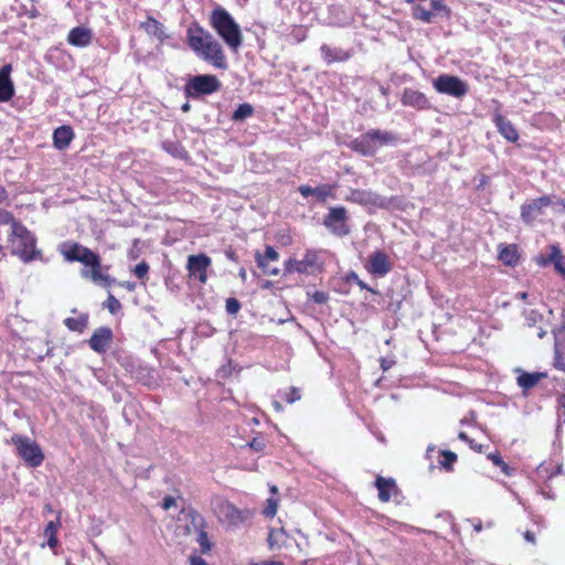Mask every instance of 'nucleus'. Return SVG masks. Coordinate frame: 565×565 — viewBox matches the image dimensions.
I'll use <instances>...</instances> for the list:
<instances>
[{
    "label": "nucleus",
    "mask_w": 565,
    "mask_h": 565,
    "mask_svg": "<svg viewBox=\"0 0 565 565\" xmlns=\"http://www.w3.org/2000/svg\"><path fill=\"white\" fill-rule=\"evenodd\" d=\"M186 41L198 57L216 68H226V58L221 43L199 23H191L188 26Z\"/></svg>",
    "instance_id": "obj_1"
},
{
    "label": "nucleus",
    "mask_w": 565,
    "mask_h": 565,
    "mask_svg": "<svg viewBox=\"0 0 565 565\" xmlns=\"http://www.w3.org/2000/svg\"><path fill=\"white\" fill-rule=\"evenodd\" d=\"M499 259L505 265H514L518 260L516 248L514 246L500 248Z\"/></svg>",
    "instance_id": "obj_30"
},
{
    "label": "nucleus",
    "mask_w": 565,
    "mask_h": 565,
    "mask_svg": "<svg viewBox=\"0 0 565 565\" xmlns=\"http://www.w3.org/2000/svg\"><path fill=\"white\" fill-rule=\"evenodd\" d=\"M221 88V83L214 75L193 76L185 85V94L190 97L210 95Z\"/></svg>",
    "instance_id": "obj_9"
},
{
    "label": "nucleus",
    "mask_w": 565,
    "mask_h": 565,
    "mask_svg": "<svg viewBox=\"0 0 565 565\" xmlns=\"http://www.w3.org/2000/svg\"><path fill=\"white\" fill-rule=\"evenodd\" d=\"M371 130L352 141L353 150L364 154L373 156L375 153V146L372 139Z\"/></svg>",
    "instance_id": "obj_25"
},
{
    "label": "nucleus",
    "mask_w": 565,
    "mask_h": 565,
    "mask_svg": "<svg viewBox=\"0 0 565 565\" xmlns=\"http://www.w3.org/2000/svg\"><path fill=\"white\" fill-rule=\"evenodd\" d=\"M282 534H284V532H282V531H273V530H271V531L269 532V535H268V544H269V547H270V548H274V547H275V545L277 544V537H278L279 535H282Z\"/></svg>",
    "instance_id": "obj_48"
},
{
    "label": "nucleus",
    "mask_w": 565,
    "mask_h": 565,
    "mask_svg": "<svg viewBox=\"0 0 565 565\" xmlns=\"http://www.w3.org/2000/svg\"><path fill=\"white\" fill-rule=\"evenodd\" d=\"M469 446H470V448H472L479 452L481 451V445L476 444L473 440H469Z\"/></svg>",
    "instance_id": "obj_59"
},
{
    "label": "nucleus",
    "mask_w": 565,
    "mask_h": 565,
    "mask_svg": "<svg viewBox=\"0 0 565 565\" xmlns=\"http://www.w3.org/2000/svg\"><path fill=\"white\" fill-rule=\"evenodd\" d=\"M67 41L72 45L85 47L92 41V32L85 28H74L70 31Z\"/></svg>",
    "instance_id": "obj_24"
},
{
    "label": "nucleus",
    "mask_w": 565,
    "mask_h": 565,
    "mask_svg": "<svg viewBox=\"0 0 565 565\" xmlns=\"http://www.w3.org/2000/svg\"><path fill=\"white\" fill-rule=\"evenodd\" d=\"M210 24L217 35L233 52H237L243 43L239 24L232 14L221 6L215 7L210 14Z\"/></svg>",
    "instance_id": "obj_2"
},
{
    "label": "nucleus",
    "mask_w": 565,
    "mask_h": 565,
    "mask_svg": "<svg viewBox=\"0 0 565 565\" xmlns=\"http://www.w3.org/2000/svg\"><path fill=\"white\" fill-rule=\"evenodd\" d=\"M561 472H562V466L550 469L547 466L542 463L537 467V475L540 477L552 478L556 475H559Z\"/></svg>",
    "instance_id": "obj_36"
},
{
    "label": "nucleus",
    "mask_w": 565,
    "mask_h": 565,
    "mask_svg": "<svg viewBox=\"0 0 565 565\" xmlns=\"http://www.w3.org/2000/svg\"><path fill=\"white\" fill-rule=\"evenodd\" d=\"M100 257L98 256L97 265H85L82 270V276L92 279L94 282L106 286L109 281V277L100 270Z\"/></svg>",
    "instance_id": "obj_26"
},
{
    "label": "nucleus",
    "mask_w": 565,
    "mask_h": 565,
    "mask_svg": "<svg viewBox=\"0 0 565 565\" xmlns=\"http://www.w3.org/2000/svg\"><path fill=\"white\" fill-rule=\"evenodd\" d=\"M65 324L70 330L73 331H82L86 326L85 318H67L65 320Z\"/></svg>",
    "instance_id": "obj_35"
},
{
    "label": "nucleus",
    "mask_w": 565,
    "mask_h": 565,
    "mask_svg": "<svg viewBox=\"0 0 565 565\" xmlns=\"http://www.w3.org/2000/svg\"><path fill=\"white\" fill-rule=\"evenodd\" d=\"M211 266V258L205 254L190 255L188 257L186 269L190 277L196 278L201 284L207 280L206 271Z\"/></svg>",
    "instance_id": "obj_13"
},
{
    "label": "nucleus",
    "mask_w": 565,
    "mask_h": 565,
    "mask_svg": "<svg viewBox=\"0 0 565 565\" xmlns=\"http://www.w3.org/2000/svg\"><path fill=\"white\" fill-rule=\"evenodd\" d=\"M372 139L375 146V152L379 148L392 145L396 141V136L388 131L371 130Z\"/></svg>",
    "instance_id": "obj_27"
},
{
    "label": "nucleus",
    "mask_w": 565,
    "mask_h": 565,
    "mask_svg": "<svg viewBox=\"0 0 565 565\" xmlns=\"http://www.w3.org/2000/svg\"><path fill=\"white\" fill-rule=\"evenodd\" d=\"M247 446L253 450L260 452L265 449L266 444L265 440L262 438H254L250 443H248Z\"/></svg>",
    "instance_id": "obj_46"
},
{
    "label": "nucleus",
    "mask_w": 565,
    "mask_h": 565,
    "mask_svg": "<svg viewBox=\"0 0 565 565\" xmlns=\"http://www.w3.org/2000/svg\"><path fill=\"white\" fill-rule=\"evenodd\" d=\"M347 221V210L343 206H333L329 209L323 224L332 234L342 237L350 233Z\"/></svg>",
    "instance_id": "obj_11"
},
{
    "label": "nucleus",
    "mask_w": 565,
    "mask_h": 565,
    "mask_svg": "<svg viewBox=\"0 0 565 565\" xmlns=\"http://www.w3.org/2000/svg\"><path fill=\"white\" fill-rule=\"evenodd\" d=\"M493 122L499 132L510 142H515L519 139V134L510 120L501 114H494Z\"/></svg>",
    "instance_id": "obj_21"
},
{
    "label": "nucleus",
    "mask_w": 565,
    "mask_h": 565,
    "mask_svg": "<svg viewBox=\"0 0 565 565\" xmlns=\"http://www.w3.org/2000/svg\"><path fill=\"white\" fill-rule=\"evenodd\" d=\"M320 191H318V193H313V195H317L319 199L321 200H324L327 198V195L329 194V191L322 186V188H319Z\"/></svg>",
    "instance_id": "obj_56"
},
{
    "label": "nucleus",
    "mask_w": 565,
    "mask_h": 565,
    "mask_svg": "<svg viewBox=\"0 0 565 565\" xmlns=\"http://www.w3.org/2000/svg\"><path fill=\"white\" fill-rule=\"evenodd\" d=\"M250 565H282V563L278 561H262L257 563H252Z\"/></svg>",
    "instance_id": "obj_57"
},
{
    "label": "nucleus",
    "mask_w": 565,
    "mask_h": 565,
    "mask_svg": "<svg viewBox=\"0 0 565 565\" xmlns=\"http://www.w3.org/2000/svg\"><path fill=\"white\" fill-rule=\"evenodd\" d=\"M394 364H395V361L392 358H382L381 359V367L383 371L390 370Z\"/></svg>",
    "instance_id": "obj_51"
},
{
    "label": "nucleus",
    "mask_w": 565,
    "mask_h": 565,
    "mask_svg": "<svg viewBox=\"0 0 565 565\" xmlns=\"http://www.w3.org/2000/svg\"><path fill=\"white\" fill-rule=\"evenodd\" d=\"M226 311L230 313V315H235L238 312L239 308H241V305L238 302V300H236L235 298H228L226 300Z\"/></svg>",
    "instance_id": "obj_43"
},
{
    "label": "nucleus",
    "mask_w": 565,
    "mask_h": 565,
    "mask_svg": "<svg viewBox=\"0 0 565 565\" xmlns=\"http://www.w3.org/2000/svg\"><path fill=\"white\" fill-rule=\"evenodd\" d=\"M238 276L239 278L245 281L246 278H247V273H246V269L242 268L239 271H238Z\"/></svg>",
    "instance_id": "obj_61"
},
{
    "label": "nucleus",
    "mask_w": 565,
    "mask_h": 565,
    "mask_svg": "<svg viewBox=\"0 0 565 565\" xmlns=\"http://www.w3.org/2000/svg\"><path fill=\"white\" fill-rule=\"evenodd\" d=\"M73 138L74 134L72 128L68 126H61L53 132L54 147L58 150H64L70 146Z\"/></svg>",
    "instance_id": "obj_22"
},
{
    "label": "nucleus",
    "mask_w": 565,
    "mask_h": 565,
    "mask_svg": "<svg viewBox=\"0 0 565 565\" xmlns=\"http://www.w3.org/2000/svg\"><path fill=\"white\" fill-rule=\"evenodd\" d=\"M254 113V108L250 104L244 103L241 104L236 110L232 115V119L234 121H243L246 118L250 117Z\"/></svg>",
    "instance_id": "obj_31"
},
{
    "label": "nucleus",
    "mask_w": 565,
    "mask_h": 565,
    "mask_svg": "<svg viewBox=\"0 0 565 565\" xmlns=\"http://www.w3.org/2000/svg\"><path fill=\"white\" fill-rule=\"evenodd\" d=\"M56 532L57 523H55L54 521H50L45 526L44 535L47 537V545L51 548H55L57 545Z\"/></svg>",
    "instance_id": "obj_32"
},
{
    "label": "nucleus",
    "mask_w": 565,
    "mask_h": 565,
    "mask_svg": "<svg viewBox=\"0 0 565 565\" xmlns=\"http://www.w3.org/2000/svg\"><path fill=\"white\" fill-rule=\"evenodd\" d=\"M413 18L424 23H431L436 18H449L451 10L444 0H428L412 7Z\"/></svg>",
    "instance_id": "obj_6"
},
{
    "label": "nucleus",
    "mask_w": 565,
    "mask_h": 565,
    "mask_svg": "<svg viewBox=\"0 0 565 565\" xmlns=\"http://www.w3.org/2000/svg\"><path fill=\"white\" fill-rule=\"evenodd\" d=\"M11 443L15 446L18 456L29 467L36 468L42 465L44 454L35 440L28 436L15 434L11 437Z\"/></svg>",
    "instance_id": "obj_5"
},
{
    "label": "nucleus",
    "mask_w": 565,
    "mask_h": 565,
    "mask_svg": "<svg viewBox=\"0 0 565 565\" xmlns=\"http://www.w3.org/2000/svg\"><path fill=\"white\" fill-rule=\"evenodd\" d=\"M149 271V266L147 263L145 262H141L139 264H137L134 268V274L139 278V279H143L147 274Z\"/></svg>",
    "instance_id": "obj_40"
},
{
    "label": "nucleus",
    "mask_w": 565,
    "mask_h": 565,
    "mask_svg": "<svg viewBox=\"0 0 565 565\" xmlns=\"http://www.w3.org/2000/svg\"><path fill=\"white\" fill-rule=\"evenodd\" d=\"M191 524L193 525L196 533V542L201 547L202 553H207L211 550V543L207 533L203 530L204 520L196 512H190Z\"/></svg>",
    "instance_id": "obj_17"
},
{
    "label": "nucleus",
    "mask_w": 565,
    "mask_h": 565,
    "mask_svg": "<svg viewBox=\"0 0 565 565\" xmlns=\"http://www.w3.org/2000/svg\"><path fill=\"white\" fill-rule=\"evenodd\" d=\"M107 308L111 313H115L120 308V302L114 296H109Z\"/></svg>",
    "instance_id": "obj_47"
},
{
    "label": "nucleus",
    "mask_w": 565,
    "mask_h": 565,
    "mask_svg": "<svg viewBox=\"0 0 565 565\" xmlns=\"http://www.w3.org/2000/svg\"><path fill=\"white\" fill-rule=\"evenodd\" d=\"M553 262H554V266H555V269L561 273L563 276H565V268L563 266V263H562V256L559 255V252L556 250L555 253H553Z\"/></svg>",
    "instance_id": "obj_45"
},
{
    "label": "nucleus",
    "mask_w": 565,
    "mask_h": 565,
    "mask_svg": "<svg viewBox=\"0 0 565 565\" xmlns=\"http://www.w3.org/2000/svg\"><path fill=\"white\" fill-rule=\"evenodd\" d=\"M300 397H301L300 392H299V390H298V388H296V387H291V388H289V392H287V393L285 394V399H286V402H288V403H290V404H291V403H295L296 401H299V399H300Z\"/></svg>",
    "instance_id": "obj_44"
},
{
    "label": "nucleus",
    "mask_w": 565,
    "mask_h": 565,
    "mask_svg": "<svg viewBox=\"0 0 565 565\" xmlns=\"http://www.w3.org/2000/svg\"><path fill=\"white\" fill-rule=\"evenodd\" d=\"M175 505V499L173 497H166L162 501V508L164 510H169L171 507Z\"/></svg>",
    "instance_id": "obj_52"
},
{
    "label": "nucleus",
    "mask_w": 565,
    "mask_h": 565,
    "mask_svg": "<svg viewBox=\"0 0 565 565\" xmlns=\"http://www.w3.org/2000/svg\"><path fill=\"white\" fill-rule=\"evenodd\" d=\"M141 26L148 34L153 35L159 40L164 38L163 25L152 18H148L147 21L141 24Z\"/></svg>",
    "instance_id": "obj_29"
},
{
    "label": "nucleus",
    "mask_w": 565,
    "mask_h": 565,
    "mask_svg": "<svg viewBox=\"0 0 565 565\" xmlns=\"http://www.w3.org/2000/svg\"><path fill=\"white\" fill-rule=\"evenodd\" d=\"M256 263L258 267L263 270L265 275L268 276H277L279 274V269L276 267H271L269 265V260L264 259V257H260V253H256L255 255Z\"/></svg>",
    "instance_id": "obj_33"
},
{
    "label": "nucleus",
    "mask_w": 565,
    "mask_h": 565,
    "mask_svg": "<svg viewBox=\"0 0 565 565\" xmlns=\"http://www.w3.org/2000/svg\"><path fill=\"white\" fill-rule=\"evenodd\" d=\"M260 257H264V259L269 262H277L279 258V254L274 247L267 246L265 253L260 254Z\"/></svg>",
    "instance_id": "obj_42"
},
{
    "label": "nucleus",
    "mask_w": 565,
    "mask_h": 565,
    "mask_svg": "<svg viewBox=\"0 0 565 565\" xmlns=\"http://www.w3.org/2000/svg\"><path fill=\"white\" fill-rule=\"evenodd\" d=\"M499 468L505 476H511L513 473V469L505 462H503Z\"/></svg>",
    "instance_id": "obj_55"
},
{
    "label": "nucleus",
    "mask_w": 565,
    "mask_h": 565,
    "mask_svg": "<svg viewBox=\"0 0 565 565\" xmlns=\"http://www.w3.org/2000/svg\"><path fill=\"white\" fill-rule=\"evenodd\" d=\"M12 246V254L19 256L22 262L30 263L34 259H42L41 250L35 247L34 235L21 223H14L9 235Z\"/></svg>",
    "instance_id": "obj_3"
},
{
    "label": "nucleus",
    "mask_w": 565,
    "mask_h": 565,
    "mask_svg": "<svg viewBox=\"0 0 565 565\" xmlns=\"http://www.w3.org/2000/svg\"><path fill=\"white\" fill-rule=\"evenodd\" d=\"M434 88L440 93L456 98L463 97L468 92L467 84L457 76L443 74L433 82Z\"/></svg>",
    "instance_id": "obj_10"
},
{
    "label": "nucleus",
    "mask_w": 565,
    "mask_h": 565,
    "mask_svg": "<svg viewBox=\"0 0 565 565\" xmlns=\"http://www.w3.org/2000/svg\"><path fill=\"white\" fill-rule=\"evenodd\" d=\"M402 103L416 109H427L430 107L429 100L424 93L413 88H405L402 96Z\"/></svg>",
    "instance_id": "obj_18"
},
{
    "label": "nucleus",
    "mask_w": 565,
    "mask_h": 565,
    "mask_svg": "<svg viewBox=\"0 0 565 565\" xmlns=\"http://www.w3.org/2000/svg\"><path fill=\"white\" fill-rule=\"evenodd\" d=\"M320 53L323 61L330 65L335 62H345L352 56V52L342 47H331L328 44L320 46Z\"/></svg>",
    "instance_id": "obj_19"
},
{
    "label": "nucleus",
    "mask_w": 565,
    "mask_h": 565,
    "mask_svg": "<svg viewBox=\"0 0 565 565\" xmlns=\"http://www.w3.org/2000/svg\"><path fill=\"white\" fill-rule=\"evenodd\" d=\"M524 315H525L526 323L530 327L535 326L542 319L541 313H539L535 310L525 311Z\"/></svg>",
    "instance_id": "obj_39"
},
{
    "label": "nucleus",
    "mask_w": 565,
    "mask_h": 565,
    "mask_svg": "<svg viewBox=\"0 0 565 565\" xmlns=\"http://www.w3.org/2000/svg\"><path fill=\"white\" fill-rule=\"evenodd\" d=\"M14 223H19V222L15 221L12 213H10L9 211L0 210V225L10 224L11 230H12Z\"/></svg>",
    "instance_id": "obj_38"
},
{
    "label": "nucleus",
    "mask_w": 565,
    "mask_h": 565,
    "mask_svg": "<svg viewBox=\"0 0 565 565\" xmlns=\"http://www.w3.org/2000/svg\"><path fill=\"white\" fill-rule=\"evenodd\" d=\"M273 405H274L275 409L278 411V412H280L282 409L280 403H278V402H274Z\"/></svg>",
    "instance_id": "obj_64"
},
{
    "label": "nucleus",
    "mask_w": 565,
    "mask_h": 565,
    "mask_svg": "<svg viewBox=\"0 0 565 565\" xmlns=\"http://www.w3.org/2000/svg\"><path fill=\"white\" fill-rule=\"evenodd\" d=\"M318 191H320V189H313V188H310L309 185H301L299 188V192H300V194L303 198H308L309 195H313V193H318Z\"/></svg>",
    "instance_id": "obj_49"
},
{
    "label": "nucleus",
    "mask_w": 565,
    "mask_h": 565,
    "mask_svg": "<svg viewBox=\"0 0 565 565\" xmlns=\"http://www.w3.org/2000/svg\"><path fill=\"white\" fill-rule=\"evenodd\" d=\"M552 200L547 195L540 196L534 200L526 201L521 206V218L525 224H532L542 215L543 209L551 205Z\"/></svg>",
    "instance_id": "obj_12"
},
{
    "label": "nucleus",
    "mask_w": 565,
    "mask_h": 565,
    "mask_svg": "<svg viewBox=\"0 0 565 565\" xmlns=\"http://www.w3.org/2000/svg\"><path fill=\"white\" fill-rule=\"evenodd\" d=\"M487 457L497 467H500L504 462L502 457L498 452H490Z\"/></svg>",
    "instance_id": "obj_50"
},
{
    "label": "nucleus",
    "mask_w": 565,
    "mask_h": 565,
    "mask_svg": "<svg viewBox=\"0 0 565 565\" xmlns=\"http://www.w3.org/2000/svg\"><path fill=\"white\" fill-rule=\"evenodd\" d=\"M60 253L67 262H79L84 266L98 264V255L78 243H63L60 246Z\"/></svg>",
    "instance_id": "obj_8"
},
{
    "label": "nucleus",
    "mask_w": 565,
    "mask_h": 565,
    "mask_svg": "<svg viewBox=\"0 0 565 565\" xmlns=\"http://www.w3.org/2000/svg\"><path fill=\"white\" fill-rule=\"evenodd\" d=\"M278 500L276 498H269L266 501V507L263 511L266 518H274L277 513Z\"/></svg>",
    "instance_id": "obj_37"
},
{
    "label": "nucleus",
    "mask_w": 565,
    "mask_h": 565,
    "mask_svg": "<svg viewBox=\"0 0 565 565\" xmlns=\"http://www.w3.org/2000/svg\"><path fill=\"white\" fill-rule=\"evenodd\" d=\"M554 334V366L565 372V326L553 330Z\"/></svg>",
    "instance_id": "obj_15"
},
{
    "label": "nucleus",
    "mask_w": 565,
    "mask_h": 565,
    "mask_svg": "<svg viewBox=\"0 0 565 565\" xmlns=\"http://www.w3.org/2000/svg\"><path fill=\"white\" fill-rule=\"evenodd\" d=\"M113 339V332L107 327L97 329L89 339V347L97 353L105 352Z\"/></svg>",
    "instance_id": "obj_16"
},
{
    "label": "nucleus",
    "mask_w": 565,
    "mask_h": 565,
    "mask_svg": "<svg viewBox=\"0 0 565 565\" xmlns=\"http://www.w3.org/2000/svg\"><path fill=\"white\" fill-rule=\"evenodd\" d=\"M190 565H207V563L200 556H191Z\"/></svg>",
    "instance_id": "obj_53"
},
{
    "label": "nucleus",
    "mask_w": 565,
    "mask_h": 565,
    "mask_svg": "<svg viewBox=\"0 0 565 565\" xmlns=\"http://www.w3.org/2000/svg\"><path fill=\"white\" fill-rule=\"evenodd\" d=\"M527 296H529V295H527V292L522 291V292H519V294L516 295V298H519V299H521V300H526V299H527Z\"/></svg>",
    "instance_id": "obj_62"
},
{
    "label": "nucleus",
    "mask_w": 565,
    "mask_h": 565,
    "mask_svg": "<svg viewBox=\"0 0 565 565\" xmlns=\"http://www.w3.org/2000/svg\"><path fill=\"white\" fill-rule=\"evenodd\" d=\"M12 67L7 64L0 68V102H8L14 94L13 83L10 78Z\"/></svg>",
    "instance_id": "obj_20"
},
{
    "label": "nucleus",
    "mask_w": 565,
    "mask_h": 565,
    "mask_svg": "<svg viewBox=\"0 0 565 565\" xmlns=\"http://www.w3.org/2000/svg\"><path fill=\"white\" fill-rule=\"evenodd\" d=\"M441 457L443 459L440 460V466L447 470H450L452 463L457 460V455L449 450H443Z\"/></svg>",
    "instance_id": "obj_34"
},
{
    "label": "nucleus",
    "mask_w": 565,
    "mask_h": 565,
    "mask_svg": "<svg viewBox=\"0 0 565 565\" xmlns=\"http://www.w3.org/2000/svg\"><path fill=\"white\" fill-rule=\"evenodd\" d=\"M8 199L7 190L0 185V203L4 202Z\"/></svg>",
    "instance_id": "obj_58"
},
{
    "label": "nucleus",
    "mask_w": 565,
    "mask_h": 565,
    "mask_svg": "<svg viewBox=\"0 0 565 565\" xmlns=\"http://www.w3.org/2000/svg\"><path fill=\"white\" fill-rule=\"evenodd\" d=\"M212 507L214 514L221 523L237 526L247 519L246 512L222 498L214 499Z\"/></svg>",
    "instance_id": "obj_7"
},
{
    "label": "nucleus",
    "mask_w": 565,
    "mask_h": 565,
    "mask_svg": "<svg viewBox=\"0 0 565 565\" xmlns=\"http://www.w3.org/2000/svg\"><path fill=\"white\" fill-rule=\"evenodd\" d=\"M324 263L317 250L308 249L301 259L289 258L285 263V275L298 273L317 275L323 271Z\"/></svg>",
    "instance_id": "obj_4"
},
{
    "label": "nucleus",
    "mask_w": 565,
    "mask_h": 565,
    "mask_svg": "<svg viewBox=\"0 0 565 565\" xmlns=\"http://www.w3.org/2000/svg\"><path fill=\"white\" fill-rule=\"evenodd\" d=\"M546 334V331L542 328L539 329V332H537V338L542 339L544 338Z\"/></svg>",
    "instance_id": "obj_63"
},
{
    "label": "nucleus",
    "mask_w": 565,
    "mask_h": 565,
    "mask_svg": "<svg viewBox=\"0 0 565 565\" xmlns=\"http://www.w3.org/2000/svg\"><path fill=\"white\" fill-rule=\"evenodd\" d=\"M375 487L379 490V499L382 502L391 500L393 493L396 491L395 480L390 478L377 477L375 480Z\"/></svg>",
    "instance_id": "obj_23"
},
{
    "label": "nucleus",
    "mask_w": 565,
    "mask_h": 565,
    "mask_svg": "<svg viewBox=\"0 0 565 565\" xmlns=\"http://www.w3.org/2000/svg\"><path fill=\"white\" fill-rule=\"evenodd\" d=\"M458 438H459L460 440H463V441L468 443V444H469V440H471V439L467 436V434H466V433H463V431L459 433Z\"/></svg>",
    "instance_id": "obj_60"
},
{
    "label": "nucleus",
    "mask_w": 565,
    "mask_h": 565,
    "mask_svg": "<svg viewBox=\"0 0 565 565\" xmlns=\"http://www.w3.org/2000/svg\"><path fill=\"white\" fill-rule=\"evenodd\" d=\"M311 299L319 305H323L329 300V295L326 291L316 290L310 295Z\"/></svg>",
    "instance_id": "obj_41"
},
{
    "label": "nucleus",
    "mask_w": 565,
    "mask_h": 565,
    "mask_svg": "<svg viewBox=\"0 0 565 565\" xmlns=\"http://www.w3.org/2000/svg\"><path fill=\"white\" fill-rule=\"evenodd\" d=\"M545 374L543 373H522L521 375L518 376V385L520 387H522L523 390H530L532 387H534L539 381L544 377Z\"/></svg>",
    "instance_id": "obj_28"
},
{
    "label": "nucleus",
    "mask_w": 565,
    "mask_h": 565,
    "mask_svg": "<svg viewBox=\"0 0 565 565\" xmlns=\"http://www.w3.org/2000/svg\"><path fill=\"white\" fill-rule=\"evenodd\" d=\"M524 540L529 543H532V544H535V535L533 532L531 531H526L524 534Z\"/></svg>",
    "instance_id": "obj_54"
},
{
    "label": "nucleus",
    "mask_w": 565,
    "mask_h": 565,
    "mask_svg": "<svg viewBox=\"0 0 565 565\" xmlns=\"http://www.w3.org/2000/svg\"><path fill=\"white\" fill-rule=\"evenodd\" d=\"M366 269L374 276L384 277L391 271L392 263L384 252L375 250L369 257Z\"/></svg>",
    "instance_id": "obj_14"
}]
</instances>
